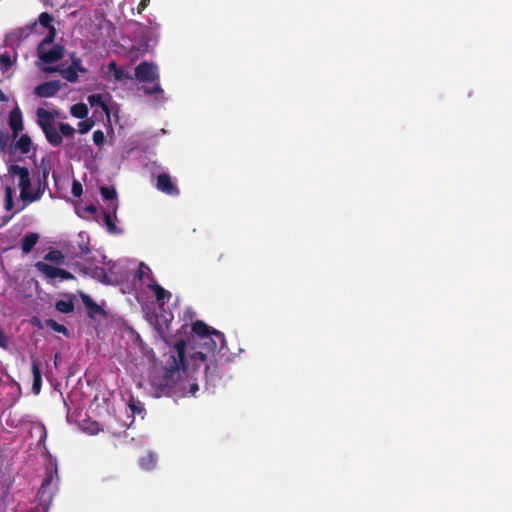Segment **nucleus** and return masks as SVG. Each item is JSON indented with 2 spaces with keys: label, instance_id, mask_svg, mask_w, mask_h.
<instances>
[{
  "label": "nucleus",
  "instance_id": "f257e3e1",
  "mask_svg": "<svg viewBox=\"0 0 512 512\" xmlns=\"http://www.w3.org/2000/svg\"><path fill=\"white\" fill-rule=\"evenodd\" d=\"M193 345L198 350H195L186 357V342L183 339H179L164 355L165 386L169 387L175 383L176 379L180 377L181 370L184 374L198 370L202 363L208 359L209 354L215 358L216 350L221 352L226 348V340L222 332L215 330L203 339L194 340Z\"/></svg>",
  "mask_w": 512,
  "mask_h": 512
},
{
  "label": "nucleus",
  "instance_id": "f03ea898",
  "mask_svg": "<svg viewBox=\"0 0 512 512\" xmlns=\"http://www.w3.org/2000/svg\"><path fill=\"white\" fill-rule=\"evenodd\" d=\"M36 116L37 124L44 133L47 142L53 147L60 146L62 144V136L56 128V112L38 108L36 110Z\"/></svg>",
  "mask_w": 512,
  "mask_h": 512
},
{
  "label": "nucleus",
  "instance_id": "7ed1b4c3",
  "mask_svg": "<svg viewBox=\"0 0 512 512\" xmlns=\"http://www.w3.org/2000/svg\"><path fill=\"white\" fill-rule=\"evenodd\" d=\"M8 173L13 177L18 179V187L20 189V199L23 202V206L21 208L24 209L29 204H31V178L30 172L28 168L13 164L8 168Z\"/></svg>",
  "mask_w": 512,
  "mask_h": 512
},
{
  "label": "nucleus",
  "instance_id": "20e7f679",
  "mask_svg": "<svg viewBox=\"0 0 512 512\" xmlns=\"http://www.w3.org/2000/svg\"><path fill=\"white\" fill-rule=\"evenodd\" d=\"M36 270L43 274L46 279L54 280L60 278V280H74L75 276L62 268L52 266L44 261H38L35 263Z\"/></svg>",
  "mask_w": 512,
  "mask_h": 512
},
{
  "label": "nucleus",
  "instance_id": "39448f33",
  "mask_svg": "<svg viewBox=\"0 0 512 512\" xmlns=\"http://www.w3.org/2000/svg\"><path fill=\"white\" fill-rule=\"evenodd\" d=\"M53 480V474L51 472L48 473L42 481L41 487L38 491V499L45 511H47L51 504L56 490V484L53 483Z\"/></svg>",
  "mask_w": 512,
  "mask_h": 512
},
{
  "label": "nucleus",
  "instance_id": "423d86ee",
  "mask_svg": "<svg viewBox=\"0 0 512 512\" xmlns=\"http://www.w3.org/2000/svg\"><path fill=\"white\" fill-rule=\"evenodd\" d=\"M135 78L143 83H154L158 81L159 75L157 66L147 61L141 62L135 67Z\"/></svg>",
  "mask_w": 512,
  "mask_h": 512
},
{
  "label": "nucleus",
  "instance_id": "0eeeda50",
  "mask_svg": "<svg viewBox=\"0 0 512 512\" xmlns=\"http://www.w3.org/2000/svg\"><path fill=\"white\" fill-rule=\"evenodd\" d=\"M37 53L41 61L47 64H53L63 58L65 48L61 44H55L50 49L37 48Z\"/></svg>",
  "mask_w": 512,
  "mask_h": 512
},
{
  "label": "nucleus",
  "instance_id": "6e6552de",
  "mask_svg": "<svg viewBox=\"0 0 512 512\" xmlns=\"http://www.w3.org/2000/svg\"><path fill=\"white\" fill-rule=\"evenodd\" d=\"M44 162V160H42ZM50 172V168L41 163L40 166V174L37 180V189L31 195V203L36 202L41 199L46 189L48 188V175Z\"/></svg>",
  "mask_w": 512,
  "mask_h": 512
},
{
  "label": "nucleus",
  "instance_id": "1a4fd4ad",
  "mask_svg": "<svg viewBox=\"0 0 512 512\" xmlns=\"http://www.w3.org/2000/svg\"><path fill=\"white\" fill-rule=\"evenodd\" d=\"M8 126L11 129L12 132V138L16 139L20 132L24 129V123H23V114L21 109L16 106L14 107L8 115Z\"/></svg>",
  "mask_w": 512,
  "mask_h": 512
},
{
  "label": "nucleus",
  "instance_id": "9d476101",
  "mask_svg": "<svg viewBox=\"0 0 512 512\" xmlns=\"http://www.w3.org/2000/svg\"><path fill=\"white\" fill-rule=\"evenodd\" d=\"M156 187L162 193L170 196H178L180 191L176 183L172 181V178L167 173H161L157 176Z\"/></svg>",
  "mask_w": 512,
  "mask_h": 512
},
{
  "label": "nucleus",
  "instance_id": "9b49d317",
  "mask_svg": "<svg viewBox=\"0 0 512 512\" xmlns=\"http://www.w3.org/2000/svg\"><path fill=\"white\" fill-rule=\"evenodd\" d=\"M62 84L59 80H52L37 85L34 89V94L41 98H48L55 96L61 89Z\"/></svg>",
  "mask_w": 512,
  "mask_h": 512
},
{
  "label": "nucleus",
  "instance_id": "f8f14e48",
  "mask_svg": "<svg viewBox=\"0 0 512 512\" xmlns=\"http://www.w3.org/2000/svg\"><path fill=\"white\" fill-rule=\"evenodd\" d=\"M80 297L90 318H94L96 314H105L104 309L98 305L89 295L80 293Z\"/></svg>",
  "mask_w": 512,
  "mask_h": 512
},
{
  "label": "nucleus",
  "instance_id": "ddd939ff",
  "mask_svg": "<svg viewBox=\"0 0 512 512\" xmlns=\"http://www.w3.org/2000/svg\"><path fill=\"white\" fill-rule=\"evenodd\" d=\"M191 329L193 332V337H192L193 342H194V340H199L200 338L203 339L204 337L209 335L210 332L215 331L214 328L208 326L206 323H204L201 320H197V321L193 322Z\"/></svg>",
  "mask_w": 512,
  "mask_h": 512
},
{
  "label": "nucleus",
  "instance_id": "4468645a",
  "mask_svg": "<svg viewBox=\"0 0 512 512\" xmlns=\"http://www.w3.org/2000/svg\"><path fill=\"white\" fill-rule=\"evenodd\" d=\"M40 236L36 232H28L21 239L20 247L24 254L30 253L39 242Z\"/></svg>",
  "mask_w": 512,
  "mask_h": 512
},
{
  "label": "nucleus",
  "instance_id": "2eb2a0df",
  "mask_svg": "<svg viewBox=\"0 0 512 512\" xmlns=\"http://www.w3.org/2000/svg\"><path fill=\"white\" fill-rule=\"evenodd\" d=\"M40 365H41V363L38 359L32 360V364H31L32 375H33L32 391L36 395L40 393L41 385H42Z\"/></svg>",
  "mask_w": 512,
  "mask_h": 512
},
{
  "label": "nucleus",
  "instance_id": "dca6fc26",
  "mask_svg": "<svg viewBox=\"0 0 512 512\" xmlns=\"http://www.w3.org/2000/svg\"><path fill=\"white\" fill-rule=\"evenodd\" d=\"M108 71L111 73L116 81L132 80V75L121 67H118L116 62L112 61L108 64Z\"/></svg>",
  "mask_w": 512,
  "mask_h": 512
},
{
  "label": "nucleus",
  "instance_id": "f3484780",
  "mask_svg": "<svg viewBox=\"0 0 512 512\" xmlns=\"http://www.w3.org/2000/svg\"><path fill=\"white\" fill-rule=\"evenodd\" d=\"M148 288L152 292H154L156 300L160 303H164L165 300L169 301L172 297L170 291L165 290L161 285H159L155 281H152V283L148 285Z\"/></svg>",
  "mask_w": 512,
  "mask_h": 512
},
{
  "label": "nucleus",
  "instance_id": "a211bd4d",
  "mask_svg": "<svg viewBox=\"0 0 512 512\" xmlns=\"http://www.w3.org/2000/svg\"><path fill=\"white\" fill-rule=\"evenodd\" d=\"M32 147V140L28 134H22L14 143L13 149L22 154H28Z\"/></svg>",
  "mask_w": 512,
  "mask_h": 512
},
{
  "label": "nucleus",
  "instance_id": "6ab92c4d",
  "mask_svg": "<svg viewBox=\"0 0 512 512\" xmlns=\"http://www.w3.org/2000/svg\"><path fill=\"white\" fill-rule=\"evenodd\" d=\"M205 365V378L207 381H214L218 377V365L215 359H207Z\"/></svg>",
  "mask_w": 512,
  "mask_h": 512
},
{
  "label": "nucleus",
  "instance_id": "aec40b11",
  "mask_svg": "<svg viewBox=\"0 0 512 512\" xmlns=\"http://www.w3.org/2000/svg\"><path fill=\"white\" fill-rule=\"evenodd\" d=\"M45 71H47V72L59 71L61 73L62 77L71 83H76L79 79L78 73L71 66L64 68V69H60V70L57 68H47V69H45Z\"/></svg>",
  "mask_w": 512,
  "mask_h": 512
},
{
  "label": "nucleus",
  "instance_id": "412c9836",
  "mask_svg": "<svg viewBox=\"0 0 512 512\" xmlns=\"http://www.w3.org/2000/svg\"><path fill=\"white\" fill-rule=\"evenodd\" d=\"M44 260L56 265H63L65 263V256L62 251L51 249L47 254H45Z\"/></svg>",
  "mask_w": 512,
  "mask_h": 512
},
{
  "label": "nucleus",
  "instance_id": "4be33fe9",
  "mask_svg": "<svg viewBox=\"0 0 512 512\" xmlns=\"http://www.w3.org/2000/svg\"><path fill=\"white\" fill-rule=\"evenodd\" d=\"M157 458L153 453H147L139 459V465L143 470H152L155 468Z\"/></svg>",
  "mask_w": 512,
  "mask_h": 512
},
{
  "label": "nucleus",
  "instance_id": "5701e85b",
  "mask_svg": "<svg viewBox=\"0 0 512 512\" xmlns=\"http://www.w3.org/2000/svg\"><path fill=\"white\" fill-rule=\"evenodd\" d=\"M70 113L78 119H85L89 113V109L84 103H77L71 106Z\"/></svg>",
  "mask_w": 512,
  "mask_h": 512
},
{
  "label": "nucleus",
  "instance_id": "b1692460",
  "mask_svg": "<svg viewBox=\"0 0 512 512\" xmlns=\"http://www.w3.org/2000/svg\"><path fill=\"white\" fill-rule=\"evenodd\" d=\"M74 303L72 299L69 300H58L55 303V309L63 314H69L74 311Z\"/></svg>",
  "mask_w": 512,
  "mask_h": 512
},
{
  "label": "nucleus",
  "instance_id": "393cba45",
  "mask_svg": "<svg viewBox=\"0 0 512 512\" xmlns=\"http://www.w3.org/2000/svg\"><path fill=\"white\" fill-rule=\"evenodd\" d=\"M128 406H129L133 416L139 415V416H141V418L144 417L143 414L145 413V408H144V404L141 401L131 397V399L128 402Z\"/></svg>",
  "mask_w": 512,
  "mask_h": 512
},
{
  "label": "nucleus",
  "instance_id": "a878e982",
  "mask_svg": "<svg viewBox=\"0 0 512 512\" xmlns=\"http://www.w3.org/2000/svg\"><path fill=\"white\" fill-rule=\"evenodd\" d=\"M45 324L47 327H49L53 331L62 333L65 336H69V330L67 329V327L64 326L63 324H59L54 319H46Z\"/></svg>",
  "mask_w": 512,
  "mask_h": 512
},
{
  "label": "nucleus",
  "instance_id": "bb28decb",
  "mask_svg": "<svg viewBox=\"0 0 512 512\" xmlns=\"http://www.w3.org/2000/svg\"><path fill=\"white\" fill-rule=\"evenodd\" d=\"M100 193L103 198V200H116L117 199V192L116 189L113 186H102L100 188Z\"/></svg>",
  "mask_w": 512,
  "mask_h": 512
},
{
  "label": "nucleus",
  "instance_id": "cd10ccee",
  "mask_svg": "<svg viewBox=\"0 0 512 512\" xmlns=\"http://www.w3.org/2000/svg\"><path fill=\"white\" fill-rule=\"evenodd\" d=\"M56 36V29L55 27H51L48 29L47 35L44 37V39L39 43L37 48H47L48 45L52 44L55 40Z\"/></svg>",
  "mask_w": 512,
  "mask_h": 512
},
{
  "label": "nucleus",
  "instance_id": "c85d7f7f",
  "mask_svg": "<svg viewBox=\"0 0 512 512\" xmlns=\"http://www.w3.org/2000/svg\"><path fill=\"white\" fill-rule=\"evenodd\" d=\"M59 134L66 138H73L75 129L68 123H59Z\"/></svg>",
  "mask_w": 512,
  "mask_h": 512
},
{
  "label": "nucleus",
  "instance_id": "c756f323",
  "mask_svg": "<svg viewBox=\"0 0 512 512\" xmlns=\"http://www.w3.org/2000/svg\"><path fill=\"white\" fill-rule=\"evenodd\" d=\"M4 207L6 211H11L14 207L13 190L10 186L5 188Z\"/></svg>",
  "mask_w": 512,
  "mask_h": 512
},
{
  "label": "nucleus",
  "instance_id": "7c9ffc66",
  "mask_svg": "<svg viewBox=\"0 0 512 512\" xmlns=\"http://www.w3.org/2000/svg\"><path fill=\"white\" fill-rule=\"evenodd\" d=\"M77 73H86L87 69L82 65V60L75 55V53L71 54V65H70Z\"/></svg>",
  "mask_w": 512,
  "mask_h": 512
},
{
  "label": "nucleus",
  "instance_id": "2f4dec72",
  "mask_svg": "<svg viewBox=\"0 0 512 512\" xmlns=\"http://www.w3.org/2000/svg\"><path fill=\"white\" fill-rule=\"evenodd\" d=\"M88 102L91 106H100L103 109H107L106 103L100 94H92L88 96Z\"/></svg>",
  "mask_w": 512,
  "mask_h": 512
},
{
  "label": "nucleus",
  "instance_id": "473e14b6",
  "mask_svg": "<svg viewBox=\"0 0 512 512\" xmlns=\"http://www.w3.org/2000/svg\"><path fill=\"white\" fill-rule=\"evenodd\" d=\"M39 23L44 26L45 28L47 29H50L51 27H54L52 25V22H53V17L51 14L47 13V12H42L40 15H39Z\"/></svg>",
  "mask_w": 512,
  "mask_h": 512
},
{
  "label": "nucleus",
  "instance_id": "72a5a7b5",
  "mask_svg": "<svg viewBox=\"0 0 512 512\" xmlns=\"http://www.w3.org/2000/svg\"><path fill=\"white\" fill-rule=\"evenodd\" d=\"M94 126V121L92 119H84L78 123V132L80 134H85L89 132Z\"/></svg>",
  "mask_w": 512,
  "mask_h": 512
},
{
  "label": "nucleus",
  "instance_id": "f704fd0d",
  "mask_svg": "<svg viewBox=\"0 0 512 512\" xmlns=\"http://www.w3.org/2000/svg\"><path fill=\"white\" fill-rule=\"evenodd\" d=\"M13 64V61L8 53L0 54V68L1 70L7 71Z\"/></svg>",
  "mask_w": 512,
  "mask_h": 512
},
{
  "label": "nucleus",
  "instance_id": "c9c22d12",
  "mask_svg": "<svg viewBox=\"0 0 512 512\" xmlns=\"http://www.w3.org/2000/svg\"><path fill=\"white\" fill-rule=\"evenodd\" d=\"M94 277L100 279L102 283H111L110 279L108 278L106 270L102 267H96L94 269Z\"/></svg>",
  "mask_w": 512,
  "mask_h": 512
},
{
  "label": "nucleus",
  "instance_id": "e433bc0d",
  "mask_svg": "<svg viewBox=\"0 0 512 512\" xmlns=\"http://www.w3.org/2000/svg\"><path fill=\"white\" fill-rule=\"evenodd\" d=\"M104 223H105V225L107 227L108 232H110V233H115L116 232L117 227H116V225H115V223H114L110 213H105L104 214Z\"/></svg>",
  "mask_w": 512,
  "mask_h": 512
},
{
  "label": "nucleus",
  "instance_id": "4c0bfd02",
  "mask_svg": "<svg viewBox=\"0 0 512 512\" xmlns=\"http://www.w3.org/2000/svg\"><path fill=\"white\" fill-rule=\"evenodd\" d=\"M71 193L74 197L79 198L83 193L82 184L78 180H73Z\"/></svg>",
  "mask_w": 512,
  "mask_h": 512
},
{
  "label": "nucleus",
  "instance_id": "58836bf2",
  "mask_svg": "<svg viewBox=\"0 0 512 512\" xmlns=\"http://www.w3.org/2000/svg\"><path fill=\"white\" fill-rule=\"evenodd\" d=\"M93 142L97 146H102L105 143V135L102 130H96L93 132Z\"/></svg>",
  "mask_w": 512,
  "mask_h": 512
},
{
  "label": "nucleus",
  "instance_id": "ea45409f",
  "mask_svg": "<svg viewBox=\"0 0 512 512\" xmlns=\"http://www.w3.org/2000/svg\"><path fill=\"white\" fill-rule=\"evenodd\" d=\"M9 141V135L0 133V151L4 152Z\"/></svg>",
  "mask_w": 512,
  "mask_h": 512
},
{
  "label": "nucleus",
  "instance_id": "a19ab883",
  "mask_svg": "<svg viewBox=\"0 0 512 512\" xmlns=\"http://www.w3.org/2000/svg\"><path fill=\"white\" fill-rule=\"evenodd\" d=\"M0 347L3 349L8 348V338L1 327H0Z\"/></svg>",
  "mask_w": 512,
  "mask_h": 512
},
{
  "label": "nucleus",
  "instance_id": "79ce46f5",
  "mask_svg": "<svg viewBox=\"0 0 512 512\" xmlns=\"http://www.w3.org/2000/svg\"><path fill=\"white\" fill-rule=\"evenodd\" d=\"M149 3H150V0H141L137 7L138 13L141 14L146 9V7L149 5Z\"/></svg>",
  "mask_w": 512,
  "mask_h": 512
},
{
  "label": "nucleus",
  "instance_id": "37998d69",
  "mask_svg": "<svg viewBox=\"0 0 512 512\" xmlns=\"http://www.w3.org/2000/svg\"><path fill=\"white\" fill-rule=\"evenodd\" d=\"M162 92H163V90H162L161 86L159 85V83H156L152 89L147 90L148 94H157V93H162Z\"/></svg>",
  "mask_w": 512,
  "mask_h": 512
},
{
  "label": "nucleus",
  "instance_id": "c03bdc74",
  "mask_svg": "<svg viewBox=\"0 0 512 512\" xmlns=\"http://www.w3.org/2000/svg\"><path fill=\"white\" fill-rule=\"evenodd\" d=\"M143 267H144V268H146L147 270H149V268H148L147 266H145L143 263H141V264H140V268H139V270H138V277H139V279H142V277H143V276H142V274H143L142 268H143Z\"/></svg>",
  "mask_w": 512,
  "mask_h": 512
},
{
  "label": "nucleus",
  "instance_id": "a18cd8bd",
  "mask_svg": "<svg viewBox=\"0 0 512 512\" xmlns=\"http://www.w3.org/2000/svg\"><path fill=\"white\" fill-rule=\"evenodd\" d=\"M8 101V97L5 95V93L0 89V102H6Z\"/></svg>",
  "mask_w": 512,
  "mask_h": 512
},
{
  "label": "nucleus",
  "instance_id": "49530a36",
  "mask_svg": "<svg viewBox=\"0 0 512 512\" xmlns=\"http://www.w3.org/2000/svg\"><path fill=\"white\" fill-rule=\"evenodd\" d=\"M197 391H198V385H197L196 383L192 384V385L190 386V392H191L192 394H195Z\"/></svg>",
  "mask_w": 512,
  "mask_h": 512
},
{
  "label": "nucleus",
  "instance_id": "de8ad7c7",
  "mask_svg": "<svg viewBox=\"0 0 512 512\" xmlns=\"http://www.w3.org/2000/svg\"><path fill=\"white\" fill-rule=\"evenodd\" d=\"M80 248H81L83 254L90 253V249H89V247L87 245L80 246Z\"/></svg>",
  "mask_w": 512,
  "mask_h": 512
},
{
  "label": "nucleus",
  "instance_id": "09e8293b",
  "mask_svg": "<svg viewBox=\"0 0 512 512\" xmlns=\"http://www.w3.org/2000/svg\"><path fill=\"white\" fill-rule=\"evenodd\" d=\"M88 211L94 212L96 209L94 206H90L87 208Z\"/></svg>",
  "mask_w": 512,
  "mask_h": 512
},
{
  "label": "nucleus",
  "instance_id": "8fccbe9b",
  "mask_svg": "<svg viewBox=\"0 0 512 512\" xmlns=\"http://www.w3.org/2000/svg\"><path fill=\"white\" fill-rule=\"evenodd\" d=\"M116 210H117V204H115V205L113 206V211H112V212H113V214H114V215L116 214Z\"/></svg>",
  "mask_w": 512,
  "mask_h": 512
}]
</instances>
